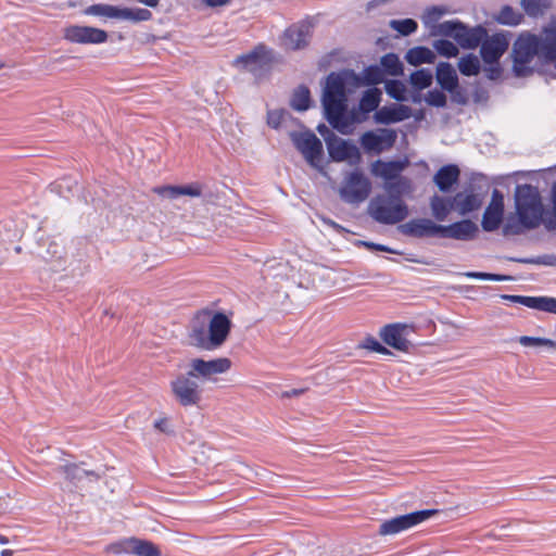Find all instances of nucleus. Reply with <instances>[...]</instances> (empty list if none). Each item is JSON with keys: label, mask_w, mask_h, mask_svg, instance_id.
<instances>
[{"label": "nucleus", "mask_w": 556, "mask_h": 556, "mask_svg": "<svg viewBox=\"0 0 556 556\" xmlns=\"http://www.w3.org/2000/svg\"><path fill=\"white\" fill-rule=\"evenodd\" d=\"M405 61L413 66L421 64H433L435 62V52L426 46H417L407 50L404 55Z\"/></svg>", "instance_id": "473e14b6"}, {"label": "nucleus", "mask_w": 556, "mask_h": 556, "mask_svg": "<svg viewBox=\"0 0 556 556\" xmlns=\"http://www.w3.org/2000/svg\"><path fill=\"white\" fill-rule=\"evenodd\" d=\"M553 2H520L525 12L532 17H536L544 13L545 10L552 8Z\"/></svg>", "instance_id": "5fc2aeb1"}, {"label": "nucleus", "mask_w": 556, "mask_h": 556, "mask_svg": "<svg viewBox=\"0 0 556 556\" xmlns=\"http://www.w3.org/2000/svg\"><path fill=\"white\" fill-rule=\"evenodd\" d=\"M448 39L440 38L433 41V49L435 52L446 59L456 58L459 53V49Z\"/></svg>", "instance_id": "c03bdc74"}, {"label": "nucleus", "mask_w": 556, "mask_h": 556, "mask_svg": "<svg viewBox=\"0 0 556 556\" xmlns=\"http://www.w3.org/2000/svg\"><path fill=\"white\" fill-rule=\"evenodd\" d=\"M433 73L430 68H419L414 71L408 79L412 89L425 90L433 84Z\"/></svg>", "instance_id": "e433bc0d"}, {"label": "nucleus", "mask_w": 556, "mask_h": 556, "mask_svg": "<svg viewBox=\"0 0 556 556\" xmlns=\"http://www.w3.org/2000/svg\"><path fill=\"white\" fill-rule=\"evenodd\" d=\"M446 92L450 93L451 99L454 103H457L459 105H466L468 104V96L466 90L458 84H456L454 87H452L450 90H446Z\"/></svg>", "instance_id": "13d9d810"}, {"label": "nucleus", "mask_w": 556, "mask_h": 556, "mask_svg": "<svg viewBox=\"0 0 556 556\" xmlns=\"http://www.w3.org/2000/svg\"><path fill=\"white\" fill-rule=\"evenodd\" d=\"M408 159L382 161L380 159L371 163L370 172L375 177H380L387 181H393L403 175L402 172L407 167Z\"/></svg>", "instance_id": "bb28decb"}, {"label": "nucleus", "mask_w": 556, "mask_h": 556, "mask_svg": "<svg viewBox=\"0 0 556 556\" xmlns=\"http://www.w3.org/2000/svg\"><path fill=\"white\" fill-rule=\"evenodd\" d=\"M316 130L325 140L326 146L337 137V135L324 123L318 124Z\"/></svg>", "instance_id": "69168bd1"}, {"label": "nucleus", "mask_w": 556, "mask_h": 556, "mask_svg": "<svg viewBox=\"0 0 556 556\" xmlns=\"http://www.w3.org/2000/svg\"><path fill=\"white\" fill-rule=\"evenodd\" d=\"M378 65L381 66L384 77H399L404 75V64L400 56L394 52H389L382 55Z\"/></svg>", "instance_id": "f704fd0d"}, {"label": "nucleus", "mask_w": 556, "mask_h": 556, "mask_svg": "<svg viewBox=\"0 0 556 556\" xmlns=\"http://www.w3.org/2000/svg\"><path fill=\"white\" fill-rule=\"evenodd\" d=\"M515 208L540 217L547 213L542 203L539 189L530 184L517 185L515 190Z\"/></svg>", "instance_id": "ddd939ff"}, {"label": "nucleus", "mask_w": 556, "mask_h": 556, "mask_svg": "<svg viewBox=\"0 0 556 556\" xmlns=\"http://www.w3.org/2000/svg\"><path fill=\"white\" fill-rule=\"evenodd\" d=\"M370 113L371 112H367L366 109L362 108L361 104L350 111L351 117L355 124H361L367 121Z\"/></svg>", "instance_id": "e2e57ef3"}, {"label": "nucleus", "mask_w": 556, "mask_h": 556, "mask_svg": "<svg viewBox=\"0 0 556 556\" xmlns=\"http://www.w3.org/2000/svg\"><path fill=\"white\" fill-rule=\"evenodd\" d=\"M324 118L341 135H351L354 130V121L348 106L323 109Z\"/></svg>", "instance_id": "a878e982"}, {"label": "nucleus", "mask_w": 556, "mask_h": 556, "mask_svg": "<svg viewBox=\"0 0 556 556\" xmlns=\"http://www.w3.org/2000/svg\"><path fill=\"white\" fill-rule=\"evenodd\" d=\"M409 326L403 323H392L384 325L379 336L382 342L400 352L408 353L414 349V344L406 338Z\"/></svg>", "instance_id": "a211bd4d"}, {"label": "nucleus", "mask_w": 556, "mask_h": 556, "mask_svg": "<svg viewBox=\"0 0 556 556\" xmlns=\"http://www.w3.org/2000/svg\"><path fill=\"white\" fill-rule=\"evenodd\" d=\"M504 213L498 210L485 207L482 215L481 227L486 232H493L500 229L504 222Z\"/></svg>", "instance_id": "58836bf2"}, {"label": "nucleus", "mask_w": 556, "mask_h": 556, "mask_svg": "<svg viewBox=\"0 0 556 556\" xmlns=\"http://www.w3.org/2000/svg\"><path fill=\"white\" fill-rule=\"evenodd\" d=\"M399 231L407 237L454 239L458 241H472L478 238L479 226L469 218H463L442 225L430 218H413L397 227Z\"/></svg>", "instance_id": "f03ea898"}, {"label": "nucleus", "mask_w": 556, "mask_h": 556, "mask_svg": "<svg viewBox=\"0 0 556 556\" xmlns=\"http://www.w3.org/2000/svg\"><path fill=\"white\" fill-rule=\"evenodd\" d=\"M314 105L311 90L305 85L296 87L291 96L290 106L298 112H305Z\"/></svg>", "instance_id": "72a5a7b5"}, {"label": "nucleus", "mask_w": 556, "mask_h": 556, "mask_svg": "<svg viewBox=\"0 0 556 556\" xmlns=\"http://www.w3.org/2000/svg\"><path fill=\"white\" fill-rule=\"evenodd\" d=\"M372 185L370 179L359 168L350 172L339 189L340 199L349 204L364 202L370 194Z\"/></svg>", "instance_id": "6e6552de"}, {"label": "nucleus", "mask_w": 556, "mask_h": 556, "mask_svg": "<svg viewBox=\"0 0 556 556\" xmlns=\"http://www.w3.org/2000/svg\"><path fill=\"white\" fill-rule=\"evenodd\" d=\"M390 27L401 36L406 37L417 30L418 24L414 18L392 20L390 22Z\"/></svg>", "instance_id": "de8ad7c7"}, {"label": "nucleus", "mask_w": 556, "mask_h": 556, "mask_svg": "<svg viewBox=\"0 0 556 556\" xmlns=\"http://www.w3.org/2000/svg\"><path fill=\"white\" fill-rule=\"evenodd\" d=\"M286 116L291 117L290 113L285 109L268 110L267 125L273 129H279Z\"/></svg>", "instance_id": "864d4df0"}, {"label": "nucleus", "mask_w": 556, "mask_h": 556, "mask_svg": "<svg viewBox=\"0 0 556 556\" xmlns=\"http://www.w3.org/2000/svg\"><path fill=\"white\" fill-rule=\"evenodd\" d=\"M545 40L549 41V48L556 54V17H554L548 26L544 28Z\"/></svg>", "instance_id": "052dcab7"}, {"label": "nucleus", "mask_w": 556, "mask_h": 556, "mask_svg": "<svg viewBox=\"0 0 556 556\" xmlns=\"http://www.w3.org/2000/svg\"><path fill=\"white\" fill-rule=\"evenodd\" d=\"M502 300L520 304L526 307L551 313L556 315V298L547 295H519V294H501Z\"/></svg>", "instance_id": "b1692460"}, {"label": "nucleus", "mask_w": 556, "mask_h": 556, "mask_svg": "<svg viewBox=\"0 0 556 556\" xmlns=\"http://www.w3.org/2000/svg\"><path fill=\"white\" fill-rule=\"evenodd\" d=\"M85 15L103 16L108 18L129 21L134 24L149 21L152 13L142 8H122L116 5L94 3L83 11Z\"/></svg>", "instance_id": "1a4fd4ad"}, {"label": "nucleus", "mask_w": 556, "mask_h": 556, "mask_svg": "<svg viewBox=\"0 0 556 556\" xmlns=\"http://www.w3.org/2000/svg\"><path fill=\"white\" fill-rule=\"evenodd\" d=\"M382 100V91L378 87L367 88L363 91L358 104L366 109L367 112H375L380 109Z\"/></svg>", "instance_id": "4c0bfd02"}, {"label": "nucleus", "mask_w": 556, "mask_h": 556, "mask_svg": "<svg viewBox=\"0 0 556 556\" xmlns=\"http://www.w3.org/2000/svg\"><path fill=\"white\" fill-rule=\"evenodd\" d=\"M232 313L202 309L194 314L188 328L190 344L200 350L215 351L223 346L232 329Z\"/></svg>", "instance_id": "f257e3e1"}, {"label": "nucleus", "mask_w": 556, "mask_h": 556, "mask_svg": "<svg viewBox=\"0 0 556 556\" xmlns=\"http://www.w3.org/2000/svg\"><path fill=\"white\" fill-rule=\"evenodd\" d=\"M359 349H365L370 352L379 353L382 355H392V352L378 339L372 336H367L359 344Z\"/></svg>", "instance_id": "09e8293b"}, {"label": "nucleus", "mask_w": 556, "mask_h": 556, "mask_svg": "<svg viewBox=\"0 0 556 556\" xmlns=\"http://www.w3.org/2000/svg\"><path fill=\"white\" fill-rule=\"evenodd\" d=\"M413 116V109L403 103H390L374 113V122L380 125H391L406 121Z\"/></svg>", "instance_id": "5701e85b"}, {"label": "nucleus", "mask_w": 556, "mask_h": 556, "mask_svg": "<svg viewBox=\"0 0 556 556\" xmlns=\"http://www.w3.org/2000/svg\"><path fill=\"white\" fill-rule=\"evenodd\" d=\"M541 224L544 225V217L516 210L506 217L502 231L505 237L519 236L536 229Z\"/></svg>", "instance_id": "f3484780"}, {"label": "nucleus", "mask_w": 556, "mask_h": 556, "mask_svg": "<svg viewBox=\"0 0 556 556\" xmlns=\"http://www.w3.org/2000/svg\"><path fill=\"white\" fill-rule=\"evenodd\" d=\"M505 258L509 262L519 263V264L556 266V255L555 254H543V255L531 256V257L506 256Z\"/></svg>", "instance_id": "a19ab883"}, {"label": "nucleus", "mask_w": 556, "mask_h": 556, "mask_svg": "<svg viewBox=\"0 0 556 556\" xmlns=\"http://www.w3.org/2000/svg\"><path fill=\"white\" fill-rule=\"evenodd\" d=\"M83 463H67L59 467V472L63 473L65 479L73 483L78 484L84 478H89L93 481L100 480L101 476L94 470H87L80 467Z\"/></svg>", "instance_id": "c756f323"}, {"label": "nucleus", "mask_w": 556, "mask_h": 556, "mask_svg": "<svg viewBox=\"0 0 556 556\" xmlns=\"http://www.w3.org/2000/svg\"><path fill=\"white\" fill-rule=\"evenodd\" d=\"M518 342L523 346H547L556 350V341L548 338L521 336Z\"/></svg>", "instance_id": "8fccbe9b"}, {"label": "nucleus", "mask_w": 556, "mask_h": 556, "mask_svg": "<svg viewBox=\"0 0 556 556\" xmlns=\"http://www.w3.org/2000/svg\"><path fill=\"white\" fill-rule=\"evenodd\" d=\"M59 245L55 242H51L48 250L47 255H42L45 260L50 258H61V254L58 251Z\"/></svg>", "instance_id": "774afa93"}, {"label": "nucleus", "mask_w": 556, "mask_h": 556, "mask_svg": "<svg viewBox=\"0 0 556 556\" xmlns=\"http://www.w3.org/2000/svg\"><path fill=\"white\" fill-rule=\"evenodd\" d=\"M356 87H377L379 84L384 83L387 79L381 71V66L378 64H371L366 66L362 73L355 72Z\"/></svg>", "instance_id": "7c9ffc66"}, {"label": "nucleus", "mask_w": 556, "mask_h": 556, "mask_svg": "<svg viewBox=\"0 0 556 556\" xmlns=\"http://www.w3.org/2000/svg\"><path fill=\"white\" fill-rule=\"evenodd\" d=\"M354 245L357 248H365L371 252H387L390 254H400V252H397L396 250H394L388 245L371 242V241H366V240H356L354 242Z\"/></svg>", "instance_id": "6e6d98bb"}, {"label": "nucleus", "mask_w": 556, "mask_h": 556, "mask_svg": "<svg viewBox=\"0 0 556 556\" xmlns=\"http://www.w3.org/2000/svg\"><path fill=\"white\" fill-rule=\"evenodd\" d=\"M355 83V71L351 68L328 74L320 99L323 109L348 106L349 96L357 89Z\"/></svg>", "instance_id": "7ed1b4c3"}, {"label": "nucleus", "mask_w": 556, "mask_h": 556, "mask_svg": "<svg viewBox=\"0 0 556 556\" xmlns=\"http://www.w3.org/2000/svg\"><path fill=\"white\" fill-rule=\"evenodd\" d=\"M153 427L161 433H164L169 437H175L176 431L174 426L170 422V419L167 417L159 418L154 421Z\"/></svg>", "instance_id": "bf43d9fd"}, {"label": "nucleus", "mask_w": 556, "mask_h": 556, "mask_svg": "<svg viewBox=\"0 0 556 556\" xmlns=\"http://www.w3.org/2000/svg\"><path fill=\"white\" fill-rule=\"evenodd\" d=\"M551 202L553 208L551 212L547 211V213H545L547 216L544 218V226L548 231H554L556 230V181L552 185Z\"/></svg>", "instance_id": "603ef678"}, {"label": "nucleus", "mask_w": 556, "mask_h": 556, "mask_svg": "<svg viewBox=\"0 0 556 556\" xmlns=\"http://www.w3.org/2000/svg\"><path fill=\"white\" fill-rule=\"evenodd\" d=\"M483 71L485 74V77L489 80L496 81L502 78L503 76V66L501 65L500 61H496L494 63H483Z\"/></svg>", "instance_id": "4d7b16f0"}, {"label": "nucleus", "mask_w": 556, "mask_h": 556, "mask_svg": "<svg viewBox=\"0 0 556 556\" xmlns=\"http://www.w3.org/2000/svg\"><path fill=\"white\" fill-rule=\"evenodd\" d=\"M170 390L176 401L184 407L198 405L201 400V390L193 376L179 374L170 381Z\"/></svg>", "instance_id": "f8f14e48"}, {"label": "nucleus", "mask_w": 556, "mask_h": 556, "mask_svg": "<svg viewBox=\"0 0 556 556\" xmlns=\"http://www.w3.org/2000/svg\"><path fill=\"white\" fill-rule=\"evenodd\" d=\"M116 554L129 553L136 556H162L160 547L152 541L139 538H129L111 545Z\"/></svg>", "instance_id": "aec40b11"}, {"label": "nucleus", "mask_w": 556, "mask_h": 556, "mask_svg": "<svg viewBox=\"0 0 556 556\" xmlns=\"http://www.w3.org/2000/svg\"><path fill=\"white\" fill-rule=\"evenodd\" d=\"M492 210H498L505 212L504 194L498 189L494 188L492 191V198L490 204L486 206Z\"/></svg>", "instance_id": "680f3d73"}, {"label": "nucleus", "mask_w": 556, "mask_h": 556, "mask_svg": "<svg viewBox=\"0 0 556 556\" xmlns=\"http://www.w3.org/2000/svg\"><path fill=\"white\" fill-rule=\"evenodd\" d=\"M387 195L374 197L368 205L369 216L382 225H395L403 222L409 214L408 205L402 195L387 192Z\"/></svg>", "instance_id": "39448f33"}, {"label": "nucleus", "mask_w": 556, "mask_h": 556, "mask_svg": "<svg viewBox=\"0 0 556 556\" xmlns=\"http://www.w3.org/2000/svg\"><path fill=\"white\" fill-rule=\"evenodd\" d=\"M467 278L490 280V281H510L514 277L504 274L485 273V271H466L463 274Z\"/></svg>", "instance_id": "3c124183"}, {"label": "nucleus", "mask_w": 556, "mask_h": 556, "mask_svg": "<svg viewBox=\"0 0 556 556\" xmlns=\"http://www.w3.org/2000/svg\"><path fill=\"white\" fill-rule=\"evenodd\" d=\"M489 186L480 185L476 178H471L470 182L465 187L464 191L456 192L455 205L456 212L460 216H467L482 206L484 198L488 193Z\"/></svg>", "instance_id": "9b49d317"}, {"label": "nucleus", "mask_w": 556, "mask_h": 556, "mask_svg": "<svg viewBox=\"0 0 556 556\" xmlns=\"http://www.w3.org/2000/svg\"><path fill=\"white\" fill-rule=\"evenodd\" d=\"M446 13H448V9L444 5H432L430 8H428L426 10V13L424 15V23L427 25V26H430L432 29H431V33L434 30V27L438 24L439 20L445 15Z\"/></svg>", "instance_id": "49530a36"}, {"label": "nucleus", "mask_w": 556, "mask_h": 556, "mask_svg": "<svg viewBox=\"0 0 556 556\" xmlns=\"http://www.w3.org/2000/svg\"><path fill=\"white\" fill-rule=\"evenodd\" d=\"M457 67L459 73L467 77L477 76L482 70L480 59L473 53L463 55L458 60Z\"/></svg>", "instance_id": "c9c22d12"}, {"label": "nucleus", "mask_w": 556, "mask_h": 556, "mask_svg": "<svg viewBox=\"0 0 556 556\" xmlns=\"http://www.w3.org/2000/svg\"><path fill=\"white\" fill-rule=\"evenodd\" d=\"M63 38L72 43L101 45L108 41L109 33L93 26L68 25L63 30Z\"/></svg>", "instance_id": "dca6fc26"}, {"label": "nucleus", "mask_w": 556, "mask_h": 556, "mask_svg": "<svg viewBox=\"0 0 556 556\" xmlns=\"http://www.w3.org/2000/svg\"><path fill=\"white\" fill-rule=\"evenodd\" d=\"M480 47V56L483 63L500 61L509 47V37L503 33H496L483 39Z\"/></svg>", "instance_id": "412c9836"}, {"label": "nucleus", "mask_w": 556, "mask_h": 556, "mask_svg": "<svg viewBox=\"0 0 556 556\" xmlns=\"http://www.w3.org/2000/svg\"><path fill=\"white\" fill-rule=\"evenodd\" d=\"M523 20V14L515 11L510 5H504L496 16V22L502 25L516 26Z\"/></svg>", "instance_id": "37998d69"}, {"label": "nucleus", "mask_w": 556, "mask_h": 556, "mask_svg": "<svg viewBox=\"0 0 556 556\" xmlns=\"http://www.w3.org/2000/svg\"><path fill=\"white\" fill-rule=\"evenodd\" d=\"M446 90L443 89H431L429 90L424 98V101L432 108L444 109L447 106V97L445 94Z\"/></svg>", "instance_id": "a18cd8bd"}, {"label": "nucleus", "mask_w": 556, "mask_h": 556, "mask_svg": "<svg viewBox=\"0 0 556 556\" xmlns=\"http://www.w3.org/2000/svg\"><path fill=\"white\" fill-rule=\"evenodd\" d=\"M386 93L399 103L408 101V90L406 85L400 79H387L384 81Z\"/></svg>", "instance_id": "ea45409f"}, {"label": "nucleus", "mask_w": 556, "mask_h": 556, "mask_svg": "<svg viewBox=\"0 0 556 556\" xmlns=\"http://www.w3.org/2000/svg\"><path fill=\"white\" fill-rule=\"evenodd\" d=\"M306 391H307V389H305V388H301V389L293 388V389L283 391L281 393V397L282 399L298 397V396L303 395Z\"/></svg>", "instance_id": "338daca9"}, {"label": "nucleus", "mask_w": 556, "mask_h": 556, "mask_svg": "<svg viewBox=\"0 0 556 556\" xmlns=\"http://www.w3.org/2000/svg\"><path fill=\"white\" fill-rule=\"evenodd\" d=\"M291 141L305 161L314 168L323 172L324 147L321 140L312 131H292Z\"/></svg>", "instance_id": "0eeeda50"}, {"label": "nucleus", "mask_w": 556, "mask_h": 556, "mask_svg": "<svg viewBox=\"0 0 556 556\" xmlns=\"http://www.w3.org/2000/svg\"><path fill=\"white\" fill-rule=\"evenodd\" d=\"M274 63V50L265 43H258L250 52L238 55L232 65L239 71L251 73L255 78H261L270 72Z\"/></svg>", "instance_id": "423d86ee"}, {"label": "nucleus", "mask_w": 556, "mask_h": 556, "mask_svg": "<svg viewBox=\"0 0 556 556\" xmlns=\"http://www.w3.org/2000/svg\"><path fill=\"white\" fill-rule=\"evenodd\" d=\"M472 98L475 103H486L490 99V93L486 88L477 85L473 89Z\"/></svg>", "instance_id": "0e129e2a"}, {"label": "nucleus", "mask_w": 556, "mask_h": 556, "mask_svg": "<svg viewBox=\"0 0 556 556\" xmlns=\"http://www.w3.org/2000/svg\"><path fill=\"white\" fill-rule=\"evenodd\" d=\"M232 362L228 357L213 359L193 358L190 362L189 376L210 379L214 375L224 374L231 368Z\"/></svg>", "instance_id": "6ab92c4d"}, {"label": "nucleus", "mask_w": 556, "mask_h": 556, "mask_svg": "<svg viewBox=\"0 0 556 556\" xmlns=\"http://www.w3.org/2000/svg\"><path fill=\"white\" fill-rule=\"evenodd\" d=\"M432 35L452 38L460 48L473 50L483 42V39L488 38V29L481 24L470 27L456 18L439 23Z\"/></svg>", "instance_id": "20e7f679"}, {"label": "nucleus", "mask_w": 556, "mask_h": 556, "mask_svg": "<svg viewBox=\"0 0 556 556\" xmlns=\"http://www.w3.org/2000/svg\"><path fill=\"white\" fill-rule=\"evenodd\" d=\"M154 191L168 199H177L180 195L198 198L202 194V186L199 182H191L187 185H166L156 187Z\"/></svg>", "instance_id": "cd10ccee"}, {"label": "nucleus", "mask_w": 556, "mask_h": 556, "mask_svg": "<svg viewBox=\"0 0 556 556\" xmlns=\"http://www.w3.org/2000/svg\"><path fill=\"white\" fill-rule=\"evenodd\" d=\"M432 181L442 193L454 192L460 181L459 166L453 163L441 166L433 175Z\"/></svg>", "instance_id": "393cba45"}, {"label": "nucleus", "mask_w": 556, "mask_h": 556, "mask_svg": "<svg viewBox=\"0 0 556 556\" xmlns=\"http://www.w3.org/2000/svg\"><path fill=\"white\" fill-rule=\"evenodd\" d=\"M384 189L387 192L403 197L412 192L413 186L409 178L402 176L393 181L384 182Z\"/></svg>", "instance_id": "79ce46f5"}, {"label": "nucleus", "mask_w": 556, "mask_h": 556, "mask_svg": "<svg viewBox=\"0 0 556 556\" xmlns=\"http://www.w3.org/2000/svg\"><path fill=\"white\" fill-rule=\"evenodd\" d=\"M397 134L391 128L367 130L359 137V144L368 154H379L391 149L396 142Z\"/></svg>", "instance_id": "4468645a"}, {"label": "nucleus", "mask_w": 556, "mask_h": 556, "mask_svg": "<svg viewBox=\"0 0 556 556\" xmlns=\"http://www.w3.org/2000/svg\"><path fill=\"white\" fill-rule=\"evenodd\" d=\"M312 24L303 21L289 26L282 37V45L292 51L302 50L308 46Z\"/></svg>", "instance_id": "4be33fe9"}, {"label": "nucleus", "mask_w": 556, "mask_h": 556, "mask_svg": "<svg viewBox=\"0 0 556 556\" xmlns=\"http://www.w3.org/2000/svg\"><path fill=\"white\" fill-rule=\"evenodd\" d=\"M326 147L330 162H348L352 166H357L362 162V153L351 139L337 136Z\"/></svg>", "instance_id": "2eb2a0df"}, {"label": "nucleus", "mask_w": 556, "mask_h": 556, "mask_svg": "<svg viewBox=\"0 0 556 556\" xmlns=\"http://www.w3.org/2000/svg\"><path fill=\"white\" fill-rule=\"evenodd\" d=\"M437 84L443 90H450L459 83L456 70L450 62L441 61L437 64L435 68Z\"/></svg>", "instance_id": "2f4dec72"}, {"label": "nucleus", "mask_w": 556, "mask_h": 556, "mask_svg": "<svg viewBox=\"0 0 556 556\" xmlns=\"http://www.w3.org/2000/svg\"><path fill=\"white\" fill-rule=\"evenodd\" d=\"M441 513L440 509L435 508H427V509H420L415 510L408 514L399 515L396 517H393L391 519L384 520L378 530V533L380 535H390V534H396L404 530H407L414 526H417L429 518L439 515Z\"/></svg>", "instance_id": "9d476101"}, {"label": "nucleus", "mask_w": 556, "mask_h": 556, "mask_svg": "<svg viewBox=\"0 0 556 556\" xmlns=\"http://www.w3.org/2000/svg\"><path fill=\"white\" fill-rule=\"evenodd\" d=\"M455 202L454 195H439L434 193L430 198L429 203L433 220L435 223L444 222L453 211H456Z\"/></svg>", "instance_id": "c85d7f7f"}]
</instances>
